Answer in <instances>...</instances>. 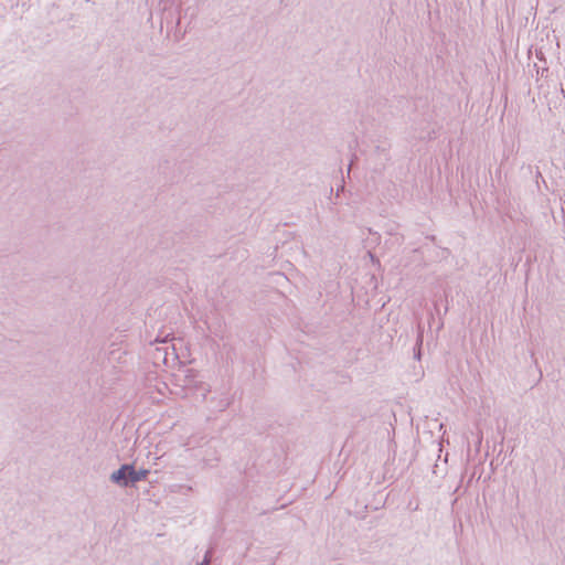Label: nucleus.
I'll return each mask as SVG.
<instances>
[{
  "label": "nucleus",
  "mask_w": 565,
  "mask_h": 565,
  "mask_svg": "<svg viewBox=\"0 0 565 565\" xmlns=\"http://www.w3.org/2000/svg\"><path fill=\"white\" fill-rule=\"evenodd\" d=\"M130 466L125 465L111 475V480L117 483L126 484V475L129 473Z\"/></svg>",
  "instance_id": "1"
},
{
  "label": "nucleus",
  "mask_w": 565,
  "mask_h": 565,
  "mask_svg": "<svg viewBox=\"0 0 565 565\" xmlns=\"http://www.w3.org/2000/svg\"><path fill=\"white\" fill-rule=\"evenodd\" d=\"M149 471L148 470H139L136 471L131 466L129 469V478L132 482L140 481L147 478Z\"/></svg>",
  "instance_id": "2"
}]
</instances>
